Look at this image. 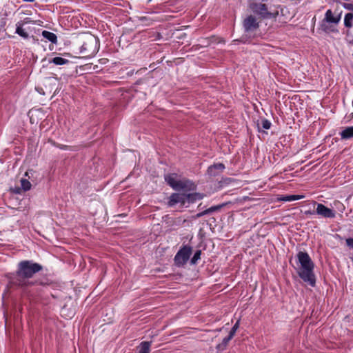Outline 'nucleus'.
Listing matches in <instances>:
<instances>
[{"label": "nucleus", "mask_w": 353, "mask_h": 353, "mask_svg": "<svg viewBox=\"0 0 353 353\" xmlns=\"http://www.w3.org/2000/svg\"><path fill=\"white\" fill-rule=\"evenodd\" d=\"M42 270L43 266L38 263L31 260L21 261L18 263L16 272L10 276V283L20 289L24 296H30V287L50 285L47 279H33L34 275Z\"/></svg>", "instance_id": "f257e3e1"}, {"label": "nucleus", "mask_w": 353, "mask_h": 353, "mask_svg": "<svg viewBox=\"0 0 353 353\" xmlns=\"http://www.w3.org/2000/svg\"><path fill=\"white\" fill-rule=\"evenodd\" d=\"M298 263L300 268L297 270L299 277L310 286L316 284V278L314 274V264L309 254L305 252L300 251L296 254Z\"/></svg>", "instance_id": "f03ea898"}, {"label": "nucleus", "mask_w": 353, "mask_h": 353, "mask_svg": "<svg viewBox=\"0 0 353 353\" xmlns=\"http://www.w3.org/2000/svg\"><path fill=\"white\" fill-rule=\"evenodd\" d=\"M99 47V41L97 37L92 34L86 35L80 47V54L83 57H92L98 52Z\"/></svg>", "instance_id": "7ed1b4c3"}, {"label": "nucleus", "mask_w": 353, "mask_h": 353, "mask_svg": "<svg viewBox=\"0 0 353 353\" xmlns=\"http://www.w3.org/2000/svg\"><path fill=\"white\" fill-rule=\"evenodd\" d=\"M250 8L252 12L261 19H273L278 15V12H271L268 11V6L260 2H254L250 4Z\"/></svg>", "instance_id": "20e7f679"}, {"label": "nucleus", "mask_w": 353, "mask_h": 353, "mask_svg": "<svg viewBox=\"0 0 353 353\" xmlns=\"http://www.w3.org/2000/svg\"><path fill=\"white\" fill-rule=\"evenodd\" d=\"M192 249L190 245H183L174 256V264L177 267H182L189 260L192 254Z\"/></svg>", "instance_id": "39448f33"}, {"label": "nucleus", "mask_w": 353, "mask_h": 353, "mask_svg": "<svg viewBox=\"0 0 353 353\" xmlns=\"http://www.w3.org/2000/svg\"><path fill=\"white\" fill-rule=\"evenodd\" d=\"M243 27L245 32H251L256 30L259 28V23L253 15L248 16L243 21Z\"/></svg>", "instance_id": "423d86ee"}, {"label": "nucleus", "mask_w": 353, "mask_h": 353, "mask_svg": "<svg viewBox=\"0 0 353 353\" xmlns=\"http://www.w3.org/2000/svg\"><path fill=\"white\" fill-rule=\"evenodd\" d=\"M314 205H316V212L317 214L324 218H334L336 212L334 210L329 208L322 203L314 202Z\"/></svg>", "instance_id": "0eeeda50"}, {"label": "nucleus", "mask_w": 353, "mask_h": 353, "mask_svg": "<svg viewBox=\"0 0 353 353\" xmlns=\"http://www.w3.org/2000/svg\"><path fill=\"white\" fill-rule=\"evenodd\" d=\"M186 202V194L172 193L169 197L168 204L170 207L174 206L176 203H180L182 206H183Z\"/></svg>", "instance_id": "6e6552de"}, {"label": "nucleus", "mask_w": 353, "mask_h": 353, "mask_svg": "<svg viewBox=\"0 0 353 353\" xmlns=\"http://www.w3.org/2000/svg\"><path fill=\"white\" fill-rule=\"evenodd\" d=\"M165 180L168 184L174 190H180L186 188V185L183 181H176L172 175H167L165 176Z\"/></svg>", "instance_id": "1a4fd4ad"}, {"label": "nucleus", "mask_w": 353, "mask_h": 353, "mask_svg": "<svg viewBox=\"0 0 353 353\" xmlns=\"http://www.w3.org/2000/svg\"><path fill=\"white\" fill-rule=\"evenodd\" d=\"M225 169L224 164L221 163L210 165L208 169V173L211 176H216Z\"/></svg>", "instance_id": "9d476101"}, {"label": "nucleus", "mask_w": 353, "mask_h": 353, "mask_svg": "<svg viewBox=\"0 0 353 353\" xmlns=\"http://www.w3.org/2000/svg\"><path fill=\"white\" fill-rule=\"evenodd\" d=\"M225 205H226L225 203H222L221 205L212 206V207L209 208L208 209H207L205 210H203L202 212H200L197 213L195 215L194 218L198 219V218H200V217L203 216L205 215L212 214V213H213L214 212H216V211L221 210Z\"/></svg>", "instance_id": "9b49d317"}, {"label": "nucleus", "mask_w": 353, "mask_h": 353, "mask_svg": "<svg viewBox=\"0 0 353 353\" xmlns=\"http://www.w3.org/2000/svg\"><path fill=\"white\" fill-rule=\"evenodd\" d=\"M28 19L26 18V19H25L24 21H19L16 24L15 32L23 39H28L29 37L28 34L22 28L23 24L28 23Z\"/></svg>", "instance_id": "f8f14e48"}, {"label": "nucleus", "mask_w": 353, "mask_h": 353, "mask_svg": "<svg viewBox=\"0 0 353 353\" xmlns=\"http://www.w3.org/2000/svg\"><path fill=\"white\" fill-rule=\"evenodd\" d=\"M204 195L201 193L194 192L186 194V201L188 203H194L196 201L201 200Z\"/></svg>", "instance_id": "ddd939ff"}, {"label": "nucleus", "mask_w": 353, "mask_h": 353, "mask_svg": "<svg viewBox=\"0 0 353 353\" xmlns=\"http://www.w3.org/2000/svg\"><path fill=\"white\" fill-rule=\"evenodd\" d=\"M151 344H152L151 341L141 342L139 344V345L137 346V349L139 350L138 353H150Z\"/></svg>", "instance_id": "4468645a"}, {"label": "nucleus", "mask_w": 353, "mask_h": 353, "mask_svg": "<svg viewBox=\"0 0 353 353\" xmlns=\"http://www.w3.org/2000/svg\"><path fill=\"white\" fill-rule=\"evenodd\" d=\"M42 36L43 38L50 41L52 43L56 44L57 43V37L53 32H49L48 30H43L42 32Z\"/></svg>", "instance_id": "2eb2a0df"}, {"label": "nucleus", "mask_w": 353, "mask_h": 353, "mask_svg": "<svg viewBox=\"0 0 353 353\" xmlns=\"http://www.w3.org/2000/svg\"><path fill=\"white\" fill-rule=\"evenodd\" d=\"M340 136L342 139H350L353 137V127L345 128L340 132Z\"/></svg>", "instance_id": "dca6fc26"}, {"label": "nucleus", "mask_w": 353, "mask_h": 353, "mask_svg": "<svg viewBox=\"0 0 353 353\" xmlns=\"http://www.w3.org/2000/svg\"><path fill=\"white\" fill-rule=\"evenodd\" d=\"M344 26L347 28H352L353 27V13L348 12L345 14L344 17Z\"/></svg>", "instance_id": "f3484780"}, {"label": "nucleus", "mask_w": 353, "mask_h": 353, "mask_svg": "<svg viewBox=\"0 0 353 353\" xmlns=\"http://www.w3.org/2000/svg\"><path fill=\"white\" fill-rule=\"evenodd\" d=\"M21 188H18L17 193H20L19 190L21 189L23 191H28L31 188L30 182L26 179H21Z\"/></svg>", "instance_id": "a211bd4d"}, {"label": "nucleus", "mask_w": 353, "mask_h": 353, "mask_svg": "<svg viewBox=\"0 0 353 353\" xmlns=\"http://www.w3.org/2000/svg\"><path fill=\"white\" fill-rule=\"evenodd\" d=\"M232 339V337H230V336L228 334V336L225 337L222 342L216 345V349L219 351H223L225 350L228 343Z\"/></svg>", "instance_id": "6ab92c4d"}, {"label": "nucleus", "mask_w": 353, "mask_h": 353, "mask_svg": "<svg viewBox=\"0 0 353 353\" xmlns=\"http://www.w3.org/2000/svg\"><path fill=\"white\" fill-rule=\"evenodd\" d=\"M50 63H52L57 65H62L68 63L69 60L60 57H56L52 59Z\"/></svg>", "instance_id": "aec40b11"}, {"label": "nucleus", "mask_w": 353, "mask_h": 353, "mask_svg": "<svg viewBox=\"0 0 353 353\" xmlns=\"http://www.w3.org/2000/svg\"><path fill=\"white\" fill-rule=\"evenodd\" d=\"M335 23V19L331 10H327L325 14V18L323 22Z\"/></svg>", "instance_id": "412c9836"}, {"label": "nucleus", "mask_w": 353, "mask_h": 353, "mask_svg": "<svg viewBox=\"0 0 353 353\" xmlns=\"http://www.w3.org/2000/svg\"><path fill=\"white\" fill-rule=\"evenodd\" d=\"M305 197L304 195H296V194H292V195H286L284 197L282 198V201H296L301 199H303Z\"/></svg>", "instance_id": "4be33fe9"}, {"label": "nucleus", "mask_w": 353, "mask_h": 353, "mask_svg": "<svg viewBox=\"0 0 353 353\" xmlns=\"http://www.w3.org/2000/svg\"><path fill=\"white\" fill-rule=\"evenodd\" d=\"M201 251L196 250L193 256V257L190 260L191 265L196 264L197 261L201 259Z\"/></svg>", "instance_id": "5701e85b"}, {"label": "nucleus", "mask_w": 353, "mask_h": 353, "mask_svg": "<svg viewBox=\"0 0 353 353\" xmlns=\"http://www.w3.org/2000/svg\"><path fill=\"white\" fill-rule=\"evenodd\" d=\"M271 125H272V123L269 120H268L266 119H263L261 120V127L263 129L268 130L271 128Z\"/></svg>", "instance_id": "b1692460"}, {"label": "nucleus", "mask_w": 353, "mask_h": 353, "mask_svg": "<svg viewBox=\"0 0 353 353\" xmlns=\"http://www.w3.org/2000/svg\"><path fill=\"white\" fill-rule=\"evenodd\" d=\"M239 322L238 321L236 322V323L233 325L231 330L230 331L229 335L230 336V337H232V338L234 337L236 330L239 328Z\"/></svg>", "instance_id": "393cba45"}, {"label": "nucleus", "mask_w": 353, "mask_h": 353, "mask_svg": "<svg viewBox=\"0 0 353 353\" xmlns=\"http://www.w3.org/2000/svg\"><path fill=\"white\" fill-rule=\"evenodd\" d=\"M343 7L347 10L353 12V3H343Z\"/></svg>", "instance_id": "a878e982"}, {"label": "nucleus", "mask_w": 353, "mask_h": 353, "mask_svg": "<svg viewBox=\"0 0 353 353\" xmlns=\"http://www.w3.org/2000/svg\"><path fill=\"white\" fill-rule=\"evenodd\" d=\"M54 145L56 146L57 148H60L61 150H68L69 148L68 145L56 143H54Z\"/></svg>", "instance_id": "bb28decb"}, {"label": "nucleus", "mask_w": 353, "mask_h": 353, "mask_svg": "<svg viewBox=\"0 0 353 353\" xmlns=\"http://www.w3.org/2000/svg\"><path fill=\"white\" fill-rule=\"evenodd\" d=\"M315 214H316V210H305L304 212V214H305L307 216V215H313Z\"/></svg>", "instance_id": "cd10ccee"}, {"label": "nucleus", "mask_w": 353, "mask_h": 353, "mask_svg": "<svg viewBox=\"0 0 353 353\" xmlns=\"http://www.w3.org/2000/svg\"><path fill=\"white\" fill-rule=\"evenodd\" d=\"M346 244L353 248V238H349L346 239Z\"/></svg>", "instance_id": "c85d7f7f"}, {"label": "nucleus", "mask_w": 353, "mask_h": 353, "mask_svg": "<svg viewBox=\"0 0 353 353\" xmlns=\"http://www.w3.org/2000/svg\"><path fill=\"white\" fill-rule=\"evenodd\" d=\"M341 13H340L338 16L334 17V19H335V24L339 23V22L340 21V20H341Z\"/></svg>", "instance_id": "c756f323"}, {"label": "nucleus", "mask_w": 353, "mask_h": 353, "mask_svg": "<svg viewBox=\"0 0 353 353\" xmlns=\"http://www.w3.org/2000/svg\"><path fill=\"white\" fill-rule=\"evenodd\" d=\"M36 90L40 93H41V91H43V89L40 88H37ZM42 94H44V92H42Z\"/></svg>", "instance_id": "7c9ffc66"}, {"label": "nucleus", "mask_w": 353, "mask_h": 353, "mask_svg": "<svg viewBox=\"0 0 353 353\" xmlns=\"http://www.w3.org/2000/svg\"><path fill=\"white\" fill-rule=\"evenodd\" d=\"M321 28H322V30H324V31H326V30H327L326 28L324 26V25H323V24H322V25H321Z\"/></svg>", "instance_id": "2f4dec72"}, {"label": "nucleus", "mask_w": 353, "mask_h": 353, "mask_svg": "<svg viewBox=\"0 0 353 353\" xmlns=\"http://www.w3.org/2000/svg\"><path fill=\"white\" fill-rule=\"evenodd\" d=\"M349 33H350V31L348 30V31L347 32V35H349Z\"/></svg>", "instance_id": "473e14b6"}, {"label": "nucleus", "mask_w": 353, "mask_h": 353, "mask_svg": "<svg viewBox=\"0 0 353 353\" xmlns=\"http://www.w3.org/2000/svg\"><path fill=\"white\" fill-rule=\"evenodd\" d=\"M352 105L353 106V101H352Z\"/></svg>", "instance_id": "72a5a7b5"}, {"label": "nucleus", "mask_w": 353, "mask_h": 353, "mask_svg": "<svg viewBox=\"0 0 353 353\" xmlns=\"http://www.w3.org/2000/svg\"><path fill=\"white\" fill-rule=\"evenodd\" d=\"M351 43H353V41Z\"/></svg>", "instance_id": "f704fd0d"}]
</instances>
